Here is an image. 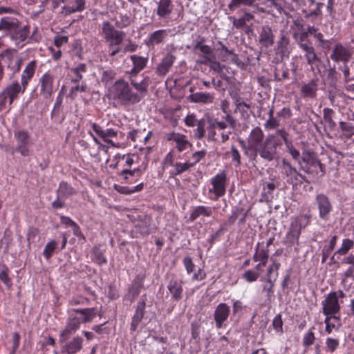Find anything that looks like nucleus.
<instances>
[{
	"label": "nucleus",
	"mask_w": 354,
	"mask_h": 354,
	"mask_svg": "<svg viewBox=\"0 0 354 354\" xmlns=\"http://www.w3.org/2000/svg\"><path fill=\"white\" fill-rule=\"evenodd\" d=\"M316 200L319 211V217L324 220L327 219V217L332 209V206L328 198L324 194H318Z\"/></svg>",
	"instance_id": "6ab92c4d"
},
{
	"label": "nucleus",
	"mask_w": 354,
	"mask_h": 354,
	"mask_svg": "<svg viewBox=\"0 0 354 354\" xmlns=\"http://www.w3.org/2000/svg\"><path fill=\"white\" fill-rule=\"evenodd\" d=\"M353 54V51L351 47L337 43L333 47L330 57L335 62L347 63L352 57Z\"/></svg>",
	"instance_id": "f8f14e48"
},
{
	"label": "nucleus",
	"mask_w": 354,
	"mask_h": 354,
	"mask_svg": "<svg viewBox=\"0 0 354 354\" xmlns=\"http://www.w3.org/2000/svg\"><path fill=\"white\" fill-rule=\"evenodd\" d=\"M37 68V62L32 60L30 62L24 69L21 75V84L25 87H28V85L32 78L33 77Z\"/></svg>",
	"instance_id": "5701e85b"
},
{
	"label": "nucleus",
	"mask_w": 354,
	"mask_h": 354,
	"mask_svg": "<svg viewBox=\"0 0 354 354\" xmlns=\"http://www.w3.org/2000/svg\"><path fill=\"white\" fill-rule=\"evenodd\" d=\"M183 265L188 274L192 272L194 270L195 265L190 257H185L183 259Z\"/></svg>",
	"instance_id": "774afa93"
},
{
	"label": "nucleus",
	"mask_w": 354,
	"mask_h": 354,
	"mask_svg": "<svg viewBox=\"0 0 354 354\" xmlns=\"http://www.w3.org/2000/svg\"><path fill=\"white\" fill-rule=\"evenodd\" d=\"M207 153L206 150L203 149L201 151H196L192 153V158L194 160L191 164H193V167L200 162L202 159H203Z\"/></svg>",
	"instance_id": "0e129e2a"
},
{
	"label": "nucleus",
	"mask_w": 354,
	"mask_h": 354,
	"mask_svg": "<svg viewBox=\"0 0 354 354\" xmlns=\"http://www.w3.org/2000/svg\"><path fill=\"white\" fill-rule=\"evenodd\" d=\"M345 294L342 290L331 291L322 301V310L324 316L339 315L341 305L339 299H343Z\"/></svg>",
	"instance_id": "423d86ee"
},
{
	"label": "nucleus",
	"mask_w": 354,
	"mask_h": 354,
	"mask_svg": "<svg viewBox=\"0 0 354 354\" xmlns=\"http://www.w3.org/2000/svg\"><path fill=\"white\" fill-rule=\"evenodd\" d=\"M207 132V137L209 140L222 143L227 141L232 134V130L227 129V124L216 119L209 121Z\"/></svg>",
	"instance_id": "39448f33"
},
{
	"label": "nucleus",
	"mask_w": 354,
	"mask_h": 354,
	"mask_svg": "<svg viewBox=\"0 0 354 354\" xmlns=\"http://www.w3.org/2000/svg\"><path fill=\"white\" fill-rule=\"evenodd\" d=\"M145 302H139L137 305L135 313L132 318L131 329V330H136L140 322L142 319L145 314Z\"/></svg>",
	"instance_id": "473e14b6"
},
{
	"label": "nucleus",
	"mask_w": 354,
	"mask_h": 354,
	"mask_svg": "<svg viewBox=\"0 0 354 354\" xmlns=\"http://www.w3.org/2000/svg\"><path fill=\"white\" fill-rule=\"evenodd\" d=\"M212 187L209 189V194L214 196L213 200L216 201L220 197L224 196L227 187V174L225 171H222L210 179Z\"/></svg>",
	"instance_id": "9d476101"
},
{
	"label": "nucleus",
	"mask_w": 354,
	"mask_h": 354,
	"mask_svg": "<svg viewBox=\"0 0 354 354\" xmlns=\"http://www.w3.org/2000/svg\"><path fill=\"white\" fill-rule=\"evenodd\" d=\"M260 277V272L254 270H248L243 274V278L248 282L256 281Z\"/></svg>",
	"instance_id": "603ef678"
},
{
	"label": "nucleus",
	"mask_w": 354,
	"mask_h": 354,
	"mask_svg": "<svg viewBox=\"0 0 354 354\" xmlns=\"http://www.w3.org/2000/svg\"><path fill=\"white\" fill-rule=\"evenodd\" d=\"M214 208L212 207H207L204 205H199L195 207L189 216L191 221H195L197 218L201 216L209 217L213 214Z\"/></svg>",
	"instance_id": "7c9ffc66"
},
{
	"label": "nucleus",
	"mask_w": 354,
	"mask_h": 354,
	"mask_svg": "<svg viewBox=\"0 0 354 354\" xmlns=\"http://www.w3.org/2000/svg\"><path fill=\"white\" fill-rule=\"evenodd\" d=\"M268 259V251L261 249L257 250L255 254L253 256V260L256 262L261 263V265L266 266Z\"/></svg>",
	"instance_id": "8fccbe9b"
},
{
	"label": "nucleus",
	"mask_w": 354,
	"mask_h": 354,
	"mask_svg": "<svg viewBox=\"0 0 354 354\" xmlns=\"http://www.w3.org/2000/svg\"><path fill=\"white\" fill-rule=\"evenodd\" d=\"M130 59L132 62L133 67L128 73L129 75L136 76L138 73L146 67L148 62V58L137 55H133L130 56Z\"/></svg>",
	"instance_id": "aec40b11"
},
{
	"label": "nucleus",
	"mask_w": 354,
	"mask_h": 354,
	"mask_svg": "<svg viewBox=\"0 0 354 354\" xmlns=\"http://www.w3.org/2000/svg\"><path fill=\"white\" fill-rule=\"evenodd\" d=\"M274 35L272 28L269 26L261 27L259 35V43L261 48H269L274 44Z\"/></svg>",
	"instance_id": "dca6fc26"
},
{
	"label": "nucleus",
	"mask_w": 354,
	"mask_h": 354,
	"mask_svg": "<svg viewBox=\"0 0 354 354\" xmlns=\"http://www.w3.org/2000/svg\"><path fill=\"white\" fill-rule=\"evenodd\" d=\"M280 169L281 174L286 179V182L293 187L301 185L306 180L305 177L285 158L281 160Z\"/></svg>",
	"instance_id": "0eeeda50"
},
{
	"label": "nucleus",
	"mask_w": 354,
	"mask_h": 354,
	"mask_svg": "<svg viewBox=\"0 0 354 354\" xmlns=\"http://www.w3.org/2000/svg\"><path fill=\"white\" fill-rule=\"evenodd\" d=\"M166 139L175 145L179 152H182L192 146L187 136L178 132H170L166 135Z\"/></svg>",
	"instance_id": "ddd939ff"
},
{
	"label": "nucleus",
	"mask_w": 354,
	"mask_h": 354,
	"mask_svg": "<svg viewBox=\"0 0 354 354\" xmlns=\"http://www.w3.org/2000/svg\"><path fill=\"white\" fill-rule=\"evenodd\" d=\"M86 72V65L85 64H80L77 66L71 69L72 73L71 82L78 83L82 80L84 74Z\"/></svg>",
	"instance_id": "58836bf2"
},
{
	"label": "nucleus",
	"mask_w": 354,
	"mask_h": 354,
	"mask_svg": "<svg viewBox=\"0 0 354 354\" xmlns=\"http://www.w3.org/2000/svg\"><path fill=\"white\" fill-rule=\"evenodd\" d=\"M6 64L13 73L20 71L23 59L16 51H9L6 53Z\"/></svg>",
	"instance_id": "f3484780"
},
{
	"label": "nucleus",
	"mask_w": 354,
	"mask_h": 354,
	"mask_svg": "<svg viewBox=\"0 0 354 354\" xmlns=\"http://www.w3.org/2000/svg\"><path fill=\"white\" fill-rule=\"evenodd\" d=\"M254 2V0H232L229 6L230 9H233L241 5L252 6Z\"/></svg>",
	"instance_id": "e2e57ef3"
},
{
	"label": "nucleus",
	"mask_w": 354,
	"mask_h": 354,
	"mask_svg": "<svg viewBox=\"0 0 354 354\" xmlns=\"http://www.w3.org/2000/svg\"><path fill=\"white\" fill-rule=\"evenodd\" d=\"M262 3L265 4L268 8H274L279 13L282 10V7L277 0H262Z\"/></svg>",
	"instance_id": "680f3d73"
},
{
	"label": "nucleus",
	"mask_w": 354,
	"mask_h": 354,
	"mask_svg": "<svg viewBox=\"0 0 354 354\" xmlns=\"http://www.w3.org/2000/svg\"><path fill=\"white\" fill-rule=\"evenodd\" d=\"M100 35L108 46L112 50L110 53L111 57L115 56L122 50L120 45L123 42L125 32L119 30L109 21H104L101 24Z\"/></svg>",
	"instance_id": "7ed1b4c3"
},
{
	"label": "nucleus",
	"mask_w": 354,
	"mask_h": 354,
	"mask_svg": "<svg viewBox=\"0 0 354 354\" xmlns=\"http://www.w3.org/2000/svg\"><path fill=\"white\" fill-rule=\"evenodd\" d=\"M167 288L175 300H180L183 294V282L178 280H171L169 281Z\"/></svg>",
	"instance_id": "2f4dec72"
},
{
	"label": "nucleus",
	"mask_w": 354,
	"mask_h": 354,
	"mask_svg": "<svg viewBox=\"0 0 354 354\" xmlns=\"http://www.w3.org/2000/svg\"><path fill=\"white\" fill-rule=\"evenodd\" d=\"M339 128L342 131L340 137L342 139H353L354 136V126L346 122H339Z\"/></svg>",
	"instance_id": "ea45409f"
},
{
	"label": "nucleus",
	"mask_w": 354,
	"mask_h": 354,
	"mask_svg": "<svg viewBox=\"0 0 354 354\" xmlns=\"http://www.w3.org/2000/svg\"><path fill=\"white\" fill-rule=\"evenodd\" d=\"M26 88L21 83L19 84L17 81H14L2 90L8 97L9 105L11 106L13 102L18 97L19 94H24Z\"/></svg>",
	"instance_id": "4468645a"
},
{
	"label": "nucleus",
	"mask_w": 354,
	"mask_h": 354,
	"mask_svg": "<svg viewBox=\"0 0 354 354\" xmlns=\"http://www.w3.org/2000/svg\"><path fill=\"white\" fill-rule=\"evenodd\" d=\"M293 37L297 40L300 48L305 52V57L308 64L313 66L317 61L319 60V58L317 57L315 50L310 43L304 42L308 37V32H303L299 34L295 32L293 33Z\"/></svg>",
	"instance_id": "1a4fd4ad"
},
{
	"label": "nucleus",
	"mask_w": 354,
	"mask_h": 354,
	"mask_svg": "<svg viewBox=\"0 0 354 354\" xmlns=\"http://www.w3.org/2000/svg\"><path fill=\"white\" fill-rule=\"evenodd\" d=\"M81 323L82 322L78 317H72L68 319L65 328L60 334L62 339H67L71 334L75 333L80 328Z\"/></svg>",
	"instance_id": "4be33fe9"
},
{
	"label": "nucleus",
	"mask_w": 354,
	"mask_h": 354,
	"mask_svg": "<svg viewBox=\"0 0 354 354\" xmlns=\"http://www.w3.org/2000/svg\"><path fill=\"white\" fill-rule=\"evenodd\" d=\"M167 37V30H158L151 33L147 42L148 46H154L162 42Z\"/></svg>",
	"instance_id": "c9c22d12"
},
{
	"label": "nucleus",
	"mask_w": 354,
	"mask_h": 354,
	"mask_svg": "<svg viewBox=\"0 0 354 354\" xmlns=\"http://www.w3.org/2000/svg\"><path fill=\"white\" fill-rule=\"evenodd\" d=\"M302 160L304 162L308 164H310L311 166L315 167L317 169H319L321 172H323V165L320 162L319 160H317L312 157L311 154L308 152L303 153ZM315 173L317 174L319 173L318 169L315 170Z\"/></svg>",
	"instance_id": "49530a36"
},
{
	"label": "nucleus",
	"mask_w": 354,
	"mask_h": 354,
	"mask_svg": "<svg viewBox=\"0 0 354 354\" xmlns=\"http://www.w3.org/2000/svg\"><path fill=\"white\" fill-rule=\"evenodd\" d=\"M85 8L86 0H75L72 3L64 6L62 10L66 15H71L75 12H81Z\"/></svg>",
	"instance_id": "cd10ccee"
},
{
	"label": "nucleus",
	"mask_w": 354,
	"mask_h": 354,
	"mask_svg": "<svg viewBox=\"0 0 354 354\" xmlns=\"http://www.w3.org/2000/svg\"><path fill=\"white\" fill-rule=\"evenodd\" d=\"M83 339L77 336L72 341L66 344L62 348V352L66 354H75L82 348Z\"/></svg>",
	"instance_id": "bb28decb"
},
{
	"label": "nucleus",
	"mask_w": 354,
	"mask_h": 354,
	"mask_svg": "<svg viewBox=\"0 0 354 354\" xmlns=\"http://www.w3.org/2000/svg\"><path fill=\"white\" fill-rule=\"evenodd\" d=\"M28 36V28L24 26L16 31L13 35V38L18 42L24 41Z\"/></svg>",
	"instance_id": "5fc2aeb1"
},
{
	"label": "nucleus",
	"mask_w": 354,
	"mask_h": 354,
	"mask_svg": "<svg viewBox=\"0 0 354 354\" xmlns=\"http://www.w3.org/2000/svg\"><path fill=\"white\" fill-rule=\"evenodd\" d=\"M136 227L142 236H147L153 233L156 230L155 224L153 223L151 218L149 216H144Z\"/></svg>",
	"instance_id": "a211bd4d"
},
{
	"label": "nucleus",
	"mask_w": 354,
	"mask_h": 354,
	"mask_svg": "<svg viewBox=\"0 0 354 354\" xmlns=\"http://www.w3.org/2000/svg\"><path fill=\"white\" fill-rule=\"evenodd\" d=\"M325 331L330 334L333 331H337L342 326L340 315L325 316Z\"/></svg>",
	"instance_id": "393cba45"
},
{
	"label": "nucleus",
	"mask_w": 354,
	"mask_h": 354,
	"mask_svg": "<svg viewBox=\"0 0 354 354\" xmlns=\"http://www.w3.org/2000/svg\"><path fill=\"white\" fill-rule=\"evenodd\" d=\"M176 59L175 56L171 53H168L161 61L156 68V73L159 75H165L169 71L170 68L173 65L174 60Z\"/></svg>",
	"instance_id": "a878e982"
},
{
	"label": "nucleus",
	"mask_w": 354,
	"mask_h": 354,
	"mask_svg": "<svg viewBox=\"0 0 354 354\" xmlns=\"http://www.w3.org/2000/svg\"><path fill=\"white\" fill-rule=\"evenodd\" d=\"M200 51L202 53L201 58L197 60V63L206 65L214 57L211 48L208 45H198Z\"/></svg>",
	"instance_id": "4c0bfd02"
},
{
	"label": "nucleus",
	"mask_w": 354,
	"mask_h": 354,
	"mask_svg": "<svg viewBox=\"0 0 354 354\" xmlns=\"http://www.w3.org/2000/svg\"><path fill=\"white\" fill-rule=\"evenodd\" d=\"M173 4L171 0H159L157 2L156 14L160 19L167 18L172 12Z\"/></svg>",
	"instance_id": "b1692460"
},
{
	"label": "nucleus",
	"mask_w": 354,
	"mask_h": 354,
	"mask_svg": "<svg viewBox=\"0 0 354 354\" xmlns=\"http://www.w3.org/2000/svg\"><path fill=\"white\" fill-rule=\"evenodd\" d=\"M59 80L52 71L44 73L39 79L38 87L39 97L46 101H52V96L58 90Z\"/></svg>",
	"instance_id": "20e7f679"
},
{
	"label": "nucleus",
	"mask_w": 354,
	"mask_h": 354,
	"mask_svg": "<svg viewBox=\"0 0 354 354\" xmlns=\"http://www.w3.org/2000/svg\"><path fill=\"white\" fill-rule=\"evenodd\" d=\"M315 335L312 330L306 332L303 337V344L305 346H308L313 344L315 342Z\"/></svg>",
	"instance_id": "052dcab7"
},
{
	"label": "nucleus",
	"mask_w": 354,
	"mask_h": 354,
	"mask_svg": "<svg viewBox=\"0 0 354 354\" xmlns=\"http://www.w3.org/2000/svg\"><path fill=\"white\" fill-rule=\"evenodd\" d=\"M109 96L120 104L128 106L140 102V97L134 93L129 83L123 80H117L109 88Z\"/></svg>",
	"instance_id": "f03ea898"
},
{
	"label": "nucleus",
	"mask_w": 354,
	"mask_h": 354,
	"mask_svg": "<svg viewBox=\"0 0 354 354\" xmlns=\"http://www.w3.org/2000/svg\"><path fill=\"white\" fill-rule=\"evenodd\" d=\"M92 129L94 132L106 143L115 148L120 147V143L114 142L113 139L122 138L124 133L113 128L102 129L96 123L92 124Z\"/></svg>",
	"instance_id": "6e6552de"
},
{
	"label": "nucleus",
	"mask_w": 354,
	"mask_h": 354,
	"mask_svg": "<svg viewBox=\"0 0 354 354\" xmlns=\"http://www.w3.org/2000/svg\"><path fill=\"white\" fill-rule=\"evenodd\" d=\"M76 193L73 187L66 182H61L57 189V194L61 197H68Z\"/></svg>",
	"instance_id": "c03bdc74"
},
{
	"label": "nucleus",
	"mask_w": 354,
	"mask_h": 354,
	"mask_svg": "<svg viewBox=\"0 0 354 354\" xmlns=\"http://www.w3.org/2000/svg\"><path fill=\"white\" fill-rule=\"evenodd\" d=\"M136 76L129 75V79L131 84L136 90L134 93L140 97V102L141 100L145 96V94L147 91V88L149 85V77H146L143 78L140 82H138L133 79Z\"/></svg>",
	"instance_id": "412c9836"
},
{
	"label": "nucleus",
	"mask_w": 354,
	"mask_h": 354,
	"mask_svg": "<svg viewBox=\"0 0 354 354\" xmlns=\"http://www.w3.org/2000/svg\"><path fill=\"white\" fill-rule=\"evenodd\" d=\"M300 234L301 232L298 230L295 229L294 227H292L290 225V228L284 238L285 244L288 246H292L295 243H297Z\"/></svg>",
	"instance_id": "e433bc0d"
},
{
	"label": "nucleus",
	"mask_w": 354,
	"mask_h": 354,
	"mask_svg": "<svg viewBox=\"0 0 354 354\" xmlns=\"http://www.w3.org/2000/svg\"><path fill=\"white\" fill-rule=\"evenodd\" d=\"M196 126L197 128L194 131V136L196 139H202L205 135L204 121L203 120H199Z\"/></svg>",
	"instance_id": "4d7b16f0"
},
{
	"label": "nucleus",
	"mask_w": 354,
	"mask_h": 354,
	"mask_svg": "<svg viewBox=\"0 0 354 354\" xmlns=\"http://www.w3.org/2000/svg\"><path fill=\"white\" fill-rule=\"evenodd\" d=\"M286 147L288 151L291 155L292 158L295 160H299V158L300 156V153L297 149L295 148V147L293 146L292 142L291 141L288 144L286 145Z\"/></svg>",
	"instance_id": "338daca9"
},
{
	"label": "nucleus",
	"mask_w": 354,
	"mask_h": 354,
	"mask_svg": "<svg viewBox=\"0 0 354 354\" xmlns=\"http://www.w3.org/2000/svg\"><path fill=\"white\" fill-rule=\"evenodd\" d=\"M230 313V306L225 303H221L216 306L214 313V318L217 328H221L223 326V324L228 319Z\"/></svg>",
	"instance_id": "2eb2a0df"
},
{
	"label": "nucleus",
	"mask_w": 354,
	"mask_h": 354,
	"mask_svg": "<svg viewBox=\"0 0 354 354\" xmlns=\"http://www.w3.org/2000/svg\"><path fill=\"white\" fill-rule=\"evenodd\" d=\"M18 28V21L17 19L5 17L0 20V32H7Z\"/></svg>",
	"instance_id": "f704fd0d"
},
{
	"label": "nucleus",
	"mask_w": 354,
	"mask_h": 354,
	"mask_svg": "<svg viewBox=\"0 0 354 354\" xmlns=\"http://www.w3.org/2000/svg\"><path fill=\"white\" fill-rule=\"evenodd\" d=\"M301 95L303 97L314 98L317 91V84L315 81H310L301 87Z\"/></svg>",
	"instance_id": "72a5a7b5"
},
{
	"label": "nucleus",
	"mask_w": 354,
	"mask_h": 354,
	"mask_svg": "<svg viewBox=\"0 0 354 354\" xmlns=\"http://www.w3.org/2000/svg\"><path fill=\"white\" fill-rule=\"evenodd\" d=\"M218 44L221 46V52L226 59H230L232 62H236L237 59L236 55L232 51L230 50L222 42L219 41Z\"/></svg>",
	"instance_id": "bf43d9fd"
},
{
	"label": "nucleus",
	"mask_w": 354,
	"mask_h": 354,
	"mask_svg": "<svg viewBox=\"0 0 354 354\" xmlns=\"http://www.w3.org/2000/svg\"><path fill=\"white\" fill-rule=\"evenodd\" d=\"M75 312L82 315L80 320L84 323L91 322L97 315L96 310L93 308L77 309Z\"/></svg>",
	"instance_id": "79ce46f5"
},
{
	"label": "nucleus",
	"mask_w": 354,
	"mask_h": 354,
	"mask_svg": "<svg viewBox=\"0 0 354 354\" xmlns=\"http://www.w3.org/2000/svg\"><path fill=\"white\" fill-rule=\"evenodd\" d=\"M193 167V164H191L189 161L185 162H176L174 165L173 169L170 171V176H178Z\"/></svg>",
	"instance_id": "a19ab883"
},
{
	"label": "nucleus",
	"mask_w": 354,
	"mask_h": 354,
	"mask_svg": "<svg viewBox=\"0 0 354 354\" xmlns=\"http://www.w3.org/2000/svg\"><path fill=\"white\" fill-rule=\"evenodd\" d=\"M131 24V19L127 15H119L118 19H115V24L119 28H124L129 26Z\"/></svg>",
	"instance_id": "864d4df0"
},
{
	"label": "nucleus",
	"mask_w": 354,
	"mask_h": 354,
	"mask_svg": "<svg viewBox=\"0 0 354 354\" xmlns=\"http://www.w3.org/2000/svg\"><path fill=\"white\" fill-rule=\"evenodd\" d=\"M14 136L17 142L16 151L24 157L30 156L32 142L29 132L24 129L15 130Z\"/></svg>",
	"instance_id": "9b49d317"
},
{
	"label": "nucleus",
	"mask_w": 354,
	"mask_h": 354,
	"mask_svg": "<svg viewBox=\"0 0 354 354\" xmlns=\"http://www.w3.org/2000/svg\"><path fill=\"white\" fill-rule=\"evenodd\" d=\"M189 99L192 102L210 104L213 102L214 99V94L204 92H196L191 94Z\"/></svg>",
	"instance_id": "c85d7f7f"
},
{
	"label": "nucleus",
	"mask_w": 354,
	"mask_h": 354,
	"mask_svg": "<svg viewBox=\"0 0 354 354\" xmlns=\"http://www.w3.org/2000/svg\"><path fill=\"white\" fill-rule=\"evenodd\" d=\"M354 245V241L349 239H344L342 241L341 247L336 251L335 254L340 255L346 254L348 251L353 248Z\"/></svg>",
	"instance_id": "09e8293b"
},
{
	"label": "nucleus",
	"mask_w": 354,
	"mask_h": 354,
	"mask_svg": "<svg viewBox=\"0 0 354 354\" xmlns=\"http://www.w3.org/2000/svg\"><path fill=\"white\" fill-rule=\"evenodd\" d=\"M326 345L330 352H333L339 346V340L337 339L328 337L326 340Z\"/></svg>",
	"instance_id": "69168bd1"
},
{
	"label": "nucleus",
	"mask_w": 354,
	"mask_h": 354,
	"mask_svg": "<svg viewBox=\"0 0 354 354\" xmlns=\"http://www.w3.org/2000/svg\"><path fill=\"white\" fill-rule=\"evenodd\" d=\"M57 245L58 243L55 240H51L46 243L43 252V254L47 260H48L52 257Z\"/></svg>",
	"instance_id": "3c124183"
},
{
	"label": "nucleus",
	"mask_w": 354,
	"mask_h": 354,
	"mask_svg": "<svg viewBox=\"0 0 354 354\" xmlns=\"http://www.w3.org/2000/svg\"><path fill=\"white\" fill-rule=\"evenodd\" d=\"M289 39L284 35H281L277 41V51L281 54H286L288 50Z\"/></svg>",
	"instance_id": "6e6d98bb"
},
{
	"label": "nucleus",
	"mask_w": 354,
	"mask_h": 354,
	"mask_svg": "<svg viewBox=\"0 0 354 354\" xmlns=\"http://www.w3.org/2000/svg\"><path fill=\"white\" fill-rule=\"evenodd\" d=\"M281 266L279 262L273 261L267 268L266 277L261 278V281L266 282L276 281L279 275V270Z\"/></svg>",
	"instance_id": "c756f323"
},
{
	"label": "nucleus",
	"mask_w": 354,
	"mask_h": 354,
	"mask_svg": "<svg viewBox=\"0 0 354 354\" xmlns=\"http://www.w3.org/2000/svg\"><path fill=\"white\" fill-rule=\"evenodd\" d=\"M175 162L174 154L172 151H169L163 159L162 168L165 169L171 166L174 167Z\"/></svg>",
	"instance_id": "13d9d810"
},
{
	"label": "nucleus",
	"mask_w": 354,
	"mask_h": 354,
	"mask_svg": "<svg viewBox=\"0 0 354 354\" xmlns=\"http://www.w3.org/2000/svg\"><path fill=\"white\" fill-rule=\"evenodd\" d=\"M309 222L310 218L308 216L300 215L296 217L290 225L301 232V230L305 228L308 225Z\"/></svg>",
	"instance_id": "a18cd8bd"
},
{
	"label": "nucleus",
	"mask_w": 354,
	"mask_h": 354,
	"mask_svg": "<svg viewBox=\"0 0 354 354\" xmlns=\"http://www.w3.org/2000/svg\"><path fill=\"white\" fill-rule=\"evenodd\" d=\"M248 149L254 151L255 154H259L261 158L272 161L277 154V147L281 145L274 135H268L264 140L263 130L257 127L250 133L248 138Z\"/></svg>",
	"instance_id": "f257e3e1"
},
{
	"label": "nucleus",
	"mask_w": 354,
	"mask_h": 354,
	"mask_svg": "<svg viewBox=\"0 0 354 354\" xmlns=\"http://www.w3.org/2000/svg\"><path fill=\"white\" fill-rule=\"evenodd\" d=\"M334 111L329 108H324L323 110V118L327 126L330 129L336 127V123L333 120Z\"/></svg>",
	"instance_id": "de8ad7c7"
},
{
	"label": "nucleus",
	"mask_w": 354,
	"mask_h": 354,
	"mask_svg": "<svg viewBox=\"0 0 354 354\" xmlns=\"http://www.w3.org/2000/svg\"><path fill=\"white\" fill-rule=\"evenodd\" d=\"M91 258L93 261L99 265L106 264L107 262L104 252L100 249V246L96 245L93 248Z\"/></svg>",
	"instance_id": "37998d69"
}]
</instances>
